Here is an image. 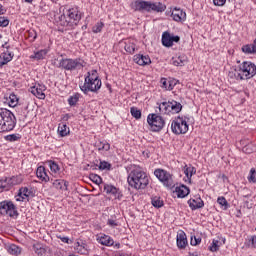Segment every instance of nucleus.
I'll use <instances>...</instances> for the list:
<instances>
[{"mask_svg": "<svg viewBox=\"0 0 256 256\" xmlns=\"http://www.w3.org/2000/svg\"><path fill=\"white\" fill-rule=\"evenodd\" d=\"M255 75L256 65L250 61L242 62L234 70L228 73L230 79H236V81H247V79H252Z\"/></svg>", "mask_w": 256, "mask_h": 256, "instance_id": "f257e3e1", "label": "nucleus"}, {"mask_svg": "<svg viewBox=\"0 0 256 256\" xmlns=\"http://www.w3.org/2000/svg\"><path fill=\"white\" fill-rule=\"evenodd\" d=\"M128 185L137 191L143 190L149 185V176L139 166L134 167L127 178Z\"/></svg>", "mask_w": 256, "mask_h": 256, "instance_id": "f03ea898", "label": "nucleus"}, {"mask_svg": "<svg viewBox=\"0 0 256 256\" xmlns=\"http://www.w3.org/2000/svg\"><path fill=\"white\" fill-rule=\"evenodd\" d=\"M101 79H99V74H97V70H91L87 72L85 76L84 84L80 85L81 91L87 95V93H97L99 89H101Z\"/></svg>", "mask_w": 256, "mask_h": 256, "instance_id": "7ed1b4c3", "label": "nucleus"}, {"mask_svg": "<svg viewBox=\"0 0 256 256\" xmlns=\"http://www.w3.org/2000/svg\"><path fill=\"white\" fill-rule=\"evenodd\" d=\"M130 7L134 11H139L140 13H151V11H156V13H163V11H165V5L162 3L144 0H135L131 2Z\"/></svg>", "mask_w": 256, "mask_h": 256, "instance_id": "20e7f679", "label": "nucleus"}, {"mask_svg": "<svg viewBox=\"0 0 256 256\" xmlns=\"http://www.w3.org/2000/svg\"><path fill=\"white\" fill-rule=\"evenodd\" d=\"M81 21V12L79 8H70L58 17V23L62 27H75Z\"/></svg>", "mask_w": 256, "mask_h": 256, "instance_id": "39448f33", "label": "nucleus"}, {"mask_svg": "<svg viewBox=\"0 0 256 256\" xmlns=\"http://www.w3.org/2000/svg\"><path fill=\"white\" fill-rule=\"evenodd\" d=\"M17 125L15 114L6 108H0V133L13 131Z\"/></svg>", "mask_w": 256, "mask_h": 256, "instance_id": "423d86ee", "label": "nucleus"}, {"mask_svg": "<svg viewBox=\"0 0 256 256\" xmlns=\"http://www.w3.org/2000/svg\"><path fill=\"white\" fill-rule=\"evenodd\" d=\"M58 69H65V71H75L76 69H83V60L81 58H62L58 60L56 65Z\"/></svg>", "mask_w": 256, "mask_h": 256, "instance_id": "0eeeda50", "label": "nucleus"}, {"mask_svg": "<svg viewBox=\"0 0 256 256\" xmlns=\"http://www.w3.org/2000/svg\"><path fill=\"white\" fill-rule=\"evenodd\" d=\"M158 109L162 115H175V113H181L183 105L175 100H172L168 102H162L159 104Z\"/></svg>", "mask_w": 256, "mask_h": 256, "instance_id": "6e6552de", "label": "nucleus"}, {"mask_svg": "<svg viewBox=\"0 0 256 256\" xmlns=\"http://www.w3.org/2000/svg\"><path fill=\"white\" fill-rule=\"evenodd\" d=\"M0 214L4 217H19L17 206L12 201L5 200L0 203Z\"/></svg>", "mask_w": 256, "mask_h": 256, "instance_id": "1a4fd4ad", "label": "nucleus"}, {"mask_svg": "<svg viewBox=\"0 0 256 256\" xmlns=\"http://www.w3.org/2000/svg\"><path fill=\"white\" fill-rule=\"evenodd\" d=\"M171 129L175 135H185L189 131V124L185 118L178 117L172 121Z\"/></svg>", "mask_w": 256, "mask_h": 256, "instance_id": "9d476101", "label": "nucleus"}, {"mask_svg": "<svg viewBox=\"0 0 256 256\" xmlns=\"http://www.w3.org/2000/svg\"><path fill=\"white\" fill-rule=\"evenodd\" d=\"M147 123L150 125L151 131H161L165 127V119L158 114H149Z\"/></svg>", "mask_w": 256, "mask_h": 256, "instance_id": "9b49d317", "label": "nucleus"}, {"mask_svg": "<svg viewBox=\"0 0 256 256\" xmlns=\"http://www.w3.org/2000/svg\"><path fill=\"white\" fill-rule=\"evenodd\" d=\"M154 175L165 187H173V176L166 170L156 169Z\"/></svg>", "mask_w": 256, "mask_h": 256, "instance_id": "f8f14e48", "label": "nucleus"}, {"mask_svg": "<svg viewBox=\"0 0 256 256\" xmlns=\"http://www.w3.org/2000/svg\"><path fill=\"white\" fill-rule=\"evenodd\" d=\"M181 38L179 36H175L169 32H164L162 34V45L164 47H173V43H179Z\"/></svg>", "mask_w": 256, "mask_h": 256, "instance_id": "ddd939ff", "label": "nucleus"}, {"mask_svg": "<svg viewBox=\"0 0 256 256\" xmlns=\"http://www.w3.org/2000/svg\"><path fill=\"white\" fill-rule=\"evenodd\" d=\"M47 87L43 84H35L34 86L30 87V93L37 97L38 99H45V91Z\"/></svg>", "mask_w": 256, "mask_h": 256, "instance_id": "4468645a", "label": "nucleus"}, {"mask_svg": "<svg viewBox=\"0 0 256 256\" xmlns=\"http://www.w3.org/2000/svg\"><path fill=\"white\" fill-rule=\"evenodd\" d=\"M176 245L178 249H187L189 242L187 241V234L183 230L177 232Z\"/></svg>", "mask_w": 256, "mask_h": 256, "instance_id": "2eb2a0df", "label": "nucleus"}, {"mask_svg": "<svg viewBox=\"0 0 256 256\" xmlns=\"http://www.w3.org/2000/svg\"><path fill=\"white\" fill-rule=\"evenodd\" d=\"M160 84L162 89H165V91H173V89H175V85H177V80L161 78Z\"/></svg>", "mask_w": 256, "mask_h": 256, "instance_id": "dca6fc26", "label": "nucleus"}, {"mask_svg": "<svg viewBox=\"0 0 256 256\" xmlns=\"http://www.w3.org/2000/svg\"><path fill=\"white\" fill-rule=\"evenodd\" d=\"M172 19L173 21H176L177 23H183L187 19V13L181 9L175 8L172 11Z\"/></svg>", "mask_w": 256, "mask_h": 256, "instance_id": "f3484780", "label": "nucleus"}, {"mask_svg": "<svg viewBox=\"0 0 256 256\" xmlns=\"http://www.w3.org/2000/svg\"><path fill=\"white\" fill-rule=\"evenodd\" d=\"M188 205L192 211H196V209H203V207H205V202H203L201 197L191 198L188 200Z\"/></svg>", "mask_w": 256, "mask_h": 256, "instance_id": "a211bd4d", "label": "nucleus"}, {"mask_svg": "<svg viewBox=\"0 0 256 256\" xmlns=\"http://www.w3.org/2000/svg\"><path fill=\"white\" fill-rule=\"evenodd\" d=\"M134 61L137 65L144 67L145 65H151V58L149 55L136 54L134 55Z\"/></svg>", "mask_w": 256, "mask_h": 256, "instance_id": "6ab92c4d", "label": "nucleus"}, {"mask_svg": "<svg viewBox=\"0 0 256 256\" xmlns=\"http://www.w3.org/2000/svg\"><path fill=\"white\" fill-rule=\"evenodd\" d=\"M174 193H176L179 199H185V197L191 193V190H189V187L185 185H180L175 188Z\"/></svg>", "mask_w": 256, "mask_h": 256, "instance_id": "aec40b11", "label": "nucleus"}, {"mask_svg": "<svg viewBox=\"0 0 256 256\" xmlns=\"http://www.w3.org/2000/svg\"><path fill=\"white\" fill-rule=\"evenodd\" d=\"M36 176L40 181H43L44 183H49V175H47V170L45 169V166H39L36 170Z\"/></svg>", "mask_w": 256, "mask_h": 256, "instance_id": "412c9836", "label": "nucleus"}, {"mask_svg": "<svg viewBox=\"0 0 256 256\" xmlns=\"http://www.w3.org/2000/svg\"><path fill=\"white\" fill-rule=\"evenodd\" d=\"M5 249L9 255L19 256L23 249L15 244H8L5 246Z\"/></svg>", "mask_w": 256, "mask_h": 256, "instance_id": "4be33fe9", "label": "nucleus"}, {"mask_svg": "<svg viewBox=\"0 0 256 256\" xmlns=\"http://www.w3.org/2000/svg\"><path fill=\"white\" fill-rule=\"evenodd\" d=\"M53 187L55 189H59L60 191H67V187H69V182L63 179H56L52 182Z\"/></svg>", "mask_w": 256, "mask_h": 256, "instance_id": "5701e85b", "label": "nucleus"}, {"mask_svg": "<svg viewBox=\"0 0 256 256\" xmlns=\"http://www.w3.org/2000/svg\"><path fill=\"white\" fill-rule=\"evenodd\" d=\"M98 243H100V245H105L106 247H111L113 245V243H115V241H113V239L108 236V235H101L97 238Z\"/></svg>", "mask_w": 256, "mask_h": 256, "instance_id": "b1692460", "label": "nucleus"}, {"mask_svg": "<svg viewBox=\"0 0 256 256\" xmlns=\"http://www.w3.org/2000/svg\"><path fill=\"white\" fill-rule=\"evenodd\" d=\"M46 165H48L52 175H59V173L61 171V167H59V164H57V162H55L53 160H48L46 162Z\"/></svg>", "mask_w": 256, "mask_h": 256, "instance_id": "393cba45", "label": "nucleus"}, {"mask_svg": "<svg viewBox=\"0 0 256 256\" xmlns=\"http://www.w3.org/2000/svg\"><path fill=\"white\" fill-rule=\"evenodd\" d=\"M183 172L185 174V176L187 177V180L189 181V183H191V178L193 177V175H195L197 173V169H195V167L193 166H188L185 165L183 168Z\"/></svg>", "mask_w": 256, "mask_h": 256, "instance_id": "a878e982", "label": "nucleus"}, {"mask_svg": "<svg viewBox=\"0 0 256 256\" xmlns=\"http://www.w3.org/2000/svg\"><path fill=\"white\" fill-rule=\"evenodd\" d=\"M47 53H49V50L42 49L40 51L34 52L33 55L30 56V59H35L36 61H41L47 57Z\"/></svg>", "mask_w": 256, "mask_h": 256, "instance_id": "bb28decb", "label": "nucleus"}, {"mask_svg": "<svg viewBox=\"0 0 256 256\" xmlns=\"http://www.w3.org/2000/svg\"><path fill=\"white\" fill-rule=\"evenodd\" d=\"M76 250L81 255H87V253H89V247L85 242H76Z\"/></svg>", "mask_w": 256, "mask_h": 256, "instance_id": "cd10ccee", "label": "nucleus"}, {"mask_svg": "<svg viewBox=\"0 0 256 256\" xmlns=\"http://www.w3.org/2000/svg\"><path fill=\"white\" fill-rule=\"evenodd\" d=\"M124 49L126 53H130V55H133L135 53L136 45L134 40H126Z\"/></svg>", "mask_w": 256, "mask_h": 256, "instance_id": "c85d7f7f", "label": "nucleus"}, {"mask_svg": "<svg viewBox=\"0 0 256 256\" xmlns=\"http://www.w3.org/2000/svg\"><path fill=\"white\" fill-rule=\"evenodd\" d=\"M2 57H3V61L0 62L2 67L3 65H7V63H10V61H13V52L7 50L6 52L1 53Z\"/></svg>", "mask_w": 256, "mask_h": 256, "instance_id": "c756f323", "label": "nucleus"}, {"mask_svg": "<svg viewBox=\"0 0 256 256\" xmlns=\"http://www.w3.org/2000/svg\"><path fill=\"white\" fill-rule=\"evenodd\" d=\"M97 149L98 151H100V153H107V151L111 149V144H109V142H107L106 140L100 141L97 144Z\"/></svg>", "mask_w": 256, "mask_h": 256, "instance_id": "7c9ffc66", "label": "nucleus"}, {"mask_svg": "<svg viewBox=\"0 0 256 256\" xmlns=\"http://www.w3.org/2000/svg\"><path fill=\"white\" fill-rule=\"evenodd\" d=\"M58 133L60 137H67V135L69 134V127H67V124L65 123L59 124Z\"/></svg>", "mask_w": 256, "mask_h": 256, "instance_id": "2f4dec72", "label": "nucleus"}, {"mask_svg": "<svg viewBox=\"0 0 256 256\" xmlns=\"http://www.w3.org/2000/svg\"><path fill=\"white\" fill-rule=\"evenodd\" d=\"M185 57L179 56L176 58H172V65H175V67H183L185 65Z\"/></svg>", "mask_w": 256, "mask_h": 256, "instance_id": "473e14b6", "label": "nucleus"}, {"mask_svg": "<svg viewBox=\"0 0 256 256\" xmlns=\"http://www.w3.org/2000/svg\"><path fill=\"white\" fill-rule=\"evenodd\" d=\"M151 204L156 209H161V207H163V205H164L163 200L159 196L153 197L152 200H151Z\"/></svg>", "mask_w": 256, "mask_h": 256, "instance_id": "72a5a7b5", "label": "nucleus"}, {"mask_svg": "<svg viewBox=\"0 0 256 256\" xmlns=\"http://www.w3.org/2000/svg\"><path fill=\"white\" fill-rule=\"evenodd\" d=\"M104 190L106 191V193H111L112 195H115V197H119V189H117L113 185L104 186Z\"/></svg>", "mask_w": 256, "mask_h": 256, "instance_id": "f704fd0d", "label": "nucleus"}, {"mask_svg": "<svg viewBox=\"0 0 256 256\" xmlns=\"http://www.w3.org/2000/svg\"><path fill=\"white\" fill-rule=\"evenodd\" d=\"M17 103H19V98L15 94H10L8 98L9 107H17Z\"/></svg>", "mask_w": 256, "mask_h": 256, "instance_id": "c9c22d12", "label": "nucleus"}, {"mask_svg": "<svg viewBox=\"0 0 256 256\" xmlns=\"http://www.w3.org/2000/svg\"><path fill=\"white\" fill-rule=\"evenodd\" d=\"M243 53H247L248 55H251V53H256L255 48L253 44H247L242 47Z\"/></svg>", "mask_w": 256, "mask_h": 256, "instance_id": "e433bc0d", "label": "nucleus"}, {"mask_svg": "<svg viewBox=\"0 0 256 256\" xmlns=\"http://www.w3.org/2000/svg\"><path fill=\"white\" fill-rule=\"evenodd\" d=\"M103 27H105V24L103 22H98L92 27V32L101 33V31H103Z\"/></svg>", "mask_w": 256, "mask_h": 256, "instance_id": "4c0bfd02", "label": "nucleus"}, {"mask_svg": "<svg viewBox=\"0 0 256 256\" xmlns=\"http://www.w3.org/2000/svg\"><path fill=\"white\" fill-rule=\"evenodd\" d=\"M219 247H221L219 240L214 239L212 241V244L209 246V251H212V253H215Z\"/></svg>", "mask_w": 256, "mask_h": 256, "instance_id": "58836bf2", "label": "nucleus"}, {"mask_svg": "<svg viewBox=\"0 0 256 256\" xmlns=\"http://www.w3.org/2000/svg\"><path fill=\"white\" fill-rule=\"evenodd\" d=\"M79 102V94H75L73 96H70L68 98V103L71 107L77 105V103Z\"/></svg>", "mask_w": 256, "mask_h": 256, "instance_id": "ea45409f", "label": "nucleus"}, {"mask_svg": "<svg viewBox=\"0 0 256 256\" xmlns=\"http://www.w3.org/2000/svg\"><path fill=\"white\" fill-rule=\"evenodd\" d=\"M6 141H10V143H13L15 141H19L21 139L20 134H10L5 137Z\"/></svg>", "mask_w": 256, "mask_h": 256, "instance_id": "a19ab883", "label": "nucleus"}, {"mask_svg": "<svg viewBox=\"0 0 256 256\" xmlns=\"http://www.w3.org/2000/svg\"><path fill=\"white\" fill-rule=\"evenodd\" d=\"M217 203L221 205V207H224V210H227L229 207V203L227 202V199L225 197H218Z\"/></svg>", "mask_w": 256, "mask_h": 256, "instance_id": "79ce46f5", "label": "nucleus"}, {"mask_svg": "<svg viewBox=\"0 0 256 256\" xmlns=\"http://www.w3.org/2000/svg\"><path fill=\"white\" fill-rule=\"evenodd\" d=\"M130 113L135 119H139L141 117V110L135 107L130 108Z\"/></svg>", "mask_w": 256, "mask_h": 256, "instance_id": "37998d69", "label": "nucleus"}, {"mask_svg": "<svg viewBox=\"0 0 256 256\" xmlns=\"http://www.w3.org/2000/svg\"><path fill=\"white\" fill-rule=\"evenodd\" d=\"M29 195H31V191H29V188L20 189L19 196L22 197V199H25V197H29Z\"/></svg>", "mask_w": 256, "mask_h": 256, "instance_id": "c03bdc74", "label": "nucleus"}, {"mask_svg": "<svg viewBox=\"0 0 256 256\" xmlns=\"http://www.w3.org/2000/svg\"><path fill=\"white\" fill-rule=\"evenodd\" d=\"M248 181L250 183H256V170H255V168H252L250 170V176L248 177Z\"/></svg>", "mask_w": 256, "mask_h": 256, "instance_id": "a18cd8bd", "label": "nucleus"}, {"mask_svg": "<svg viewBox=\"0 0 256 256\" xmlns=\"http://www.w3.org/2000/svg\"><path fill=\"white\" fill-rule=\"evenodd\" d=\"M90 179L91 181H93V183H96V185H100V183L102 182L101 176L97 174H91Z\"/></svg>", "mask_w": 256, "mask_h": 256, "instance_id": "49530a36", "label": "nucleus"}, {"mask_svg": "<svg viewBox=\"0 0 256 256\" xmlns=\"http://www.w3.org/2000/svg\"><path fill=\"white\" fill-rule=\"evenodd\" d=\"M28 39H30V41H35V39H37V31L31 29L28 30Z\"/></svg>", "mask_w": 256, "mask_h": 256, "instance_id": "de8ad7c7", "label": "nucleus"}, {"mask_svg": "<svg viewBox=\"0 0 256 256\" xmlns=\"http://www.w3.org/2000/svg\"><path fill=\"white\" fill-rule=\"evenodd\" d=\"M99 169L105 171V169H111V165L107 161H101L99 164Z\"/></svg>", "mask_w": 256, "mask_h": 256, "instance_id": "09e8293b", "label": "nucleus"}, {"mask_svg": "<svg viewBox=\"0 0 256 256\" xmlns=\"http://www.w3.org/2000/svg\"><path fill=\"white\" fill-rule=\"evenodd\" d=\"M244 153L250 154L253 153V144H247L242 148Z\"/></svg>", "mask_w": 256, "mask_h": 256, "instance_id": "8fccbe9b", "label": "nucleus"}, {"mask_svg": "<svg viewBox=\"0 0 256 256\" xmlns=\"http://www.w3.org/2000/svg\"><path fill=\"white\" fill-rule=\"evenodd\" d=\"M9 25V19L7 17H0V27H7Z\"/></svg>", "mask_w": 256, "mask_h": 256, "instance_id": "3c124183", "label": "nucleus"}, {"mask_svg": "<svg viewBox=\"0 0 256 256\" xmlns=\"http://www.w3.org/2000/svg\"><path fill=\"white\" fill-rule=\"evenodd\" d=\"M199 243H201V238H197V237H193L191 238V241H190V244L193 246V247H196V245H199Z\"/></svg>", "mask_w": 256, "mask_h": 256, "instance_id": "603ef678", "label": "nucleus"}, {"mask_svg": "<svg viewBox=\"0 0 256 256\" xmlns=\"http://www.w3.org/2000/svg\"><path fill=\"white\" fill-rule=\"evenodd\" d=\"M226 2L227 0H213L214 5H216L217 7H223Z\"/></svg>", "mask_w": 256, "mask_h": 256, "instance_id": "864d4df0", "label": "nucleus"}, {"mask_svg": "<svg viewBox=\"0 0 256 256\" xmlns=\"http://www.w3.org/2000/svg\"><path fill=\"white\" fill-rule=\"evenodd\" d=\"M249 242L251 243V247H254V249H256V235L252 236Z\"/></svg>", "mask_w": 256, "mask_h": 256, "instance_id": "5fc2aeb1", "label": "nucleus"}, {"mask_svg": "<svg viewBox=\"0 0 256 256\" xmlns=\"http://www.w3.org/2000/svg\"><path fill=\"white\" fill-rule=\"evenodd\" d=\"M58 239H60L62 241V243L69 244V237H67V236H59Z\"/></svg>", "mask_w": 256, "mask_h": 256, "instance_id": "6e6d98bb", "label": "nucleus"}, {"mask_svg": "<svg viewBox=\"0 0 256 256\" xmlns=\"http://www.w3.org/2000/svg\"><path fill=\"white\" fill-rule=\"evenodd\" d=\"M108 225L110 227H117V222L115 220H113V219H109L108 220Z\"/></svg>", "mask_w": 256, "mask_h": 256, "instance_id": "4d7b16f0", "label": "nucleus"}, {"mask_svg": "<svg viewBox=\"0 0 256 256\" xmlns=\"http://www.w3.org/2000/svg\"><path fill=\"white\" fill-rule=\"evenodd\" d=\"M7 13V9L3 7V5L0 4V15H5Z\"/></svg>", "mask_w": 256, "mask_h": 256, "instance_id": "13d9d810", "label": "nucleus"}, {"mask_svg": "<svg viewBox=\"0 0 256 256\" xmlns=\"http://www.w3.org/2000/svg\"><path fill=\"white\" fill-rule=\"evenodd\" d=\"M4 183H5V182L0 181V191H3V189H5Z\"/></svg>", "mask_w": 256, "mask_h": 256, "instance_id": "bf43d9fd", "label": "nucleus"}, {"mask_svg": "<svg viewBox=\"0 0 256 256\" xmlns=\"http://www.w3.org/2000/svg\"><path fill=\"white\" fill-rule=\"evenodd\" d=\"M189 256H199V253H197V252H189Z\"/></svg>", "mask_w": 256, "mask_h": 256, "instance_id": "052dcab7", "label": "nucleus"}, {"mask_svg": "<svg viewBox=\"0 0 256 256\" xmlns=\"http://www.w3.org/2000/svg\"><path fill=\"white\" fill-rule=\"evenodd\" d=\"M253 47H254V51H256V39L254 40V42L252 43Z\"/></svg>", "mask_w": 256, "mask_h": 256, "instance_id": "680f3d73", "label": "nucleus"}, {"mask_svg": "<svg viewBox=\"0 0 256 256\" xmlns=\"http://www.w3.org/2000/svg\"><path fill=\"white\" fill-rule=\"evenodd\" d=\"M0 61H1V63H3V56H2V54H0Z\"/></svg>", "mask_w": 256, "mask_h": 256, "instance_id": "e2e57ef3", "label": "nucleus"}, {"mask_svg": "<svg viewBox=\"0 0 256 256\" xmlns=\"http://www.w3.org/2000/svg\"><path fill=\"white\" fill-rule=\"evenodd\" d=\"M26 3H33V0H25Z\"/></svg>", "mask_w": 256, "mask_h": 256, "instance_id": "0e129e2a", "label": "nucleus"}, {"mask_svg": "<svg viewBox=\"0 0 256 256\" xmlns=\"http://www.w3.org/2000/svg\"><path fill=\"white\" fill-rule=\"evenodd\" d=\"M16 201H21V199L17 198Z\"/></svg>", "mask_w": 256, "mask_h": 256, "instance_id": "69168bd1", "label": "nucleus"}, {"mask_svg": "<svg viewBox=\"0 0 256 256\" xmlns=\"http://www.w3.org/2000/svg\"><path fill=\"white\" fill-rule=\"evenodd\" d=\"M120 246V244H116V247H119Z\"/></svg>", "mask_w": 256, "mask_h": 256, "instance_id": "338daca9", "label": "nucleus"}]
</instances>
